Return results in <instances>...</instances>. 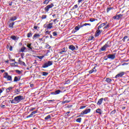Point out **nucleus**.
Listing matches in <instances>:
<instances>
[{
    "label": "nucleus",
    "instance_id": "7",
    "mask_svg": "<svg viewBox=\"0 0 129 129\" xmlns=\"http://www.w3.org/2000/svg\"><path fill=\"white\" fill-rule=\"evenodd\" d=\"M115 53L113 54H108L107 55V58L108 59H111V60H114V59H115Z\"/></svg>",
    "mask_w": 129,
    "mask_h": 129
},
{
    "label": "nucleus",
    "instance_id": "29",
    "mask_svg": "<svg viewBox=\"0 0 129 129\" xmlns=\"http://www.w3.org/2000/svg\"><path fill=\"white\" fill-rule=\"evenodd\" d=\"M26 48L25 46L22 47L20 49V52L24 53L25 52V50H26Z\"/></svg>",
    "mask_w": 129,
    "mask_h": 129
},
{
    "label": "nucleus",
    "instance_id": "47",
    "mask_svg": "<svg viewBox=\"0 0 129 129\" xmlns=\"http://www.w3.org/2000/svg\"><path fill=\"white\" fill-rule=\"evenodd\" d=\"M78 8V5H75L73 8H72V10H76V9H77Z\"/></svg>",
    "mask_w": 129,
    "mask_h": 129
},
{
    "label": "nucleus",
    "instance_id": "1",
    "mask_svg": "<svg viewBox=\"0 0 129 129\" xmlns=\"http://www.w3.org/2000/svg\"><path fill=\"white\" fill-rule=\"evenodd\" d=\"M53 65V61H48L47 62L44 63L41 68H48V67Z\"/></svg>",
    "mask_w": 129,
    "mask_h": 129
},
{
    "label": "nucleus",
    "instance_id": "10",
    "mask_svg": "<svg viewBox=\"0 0 129 129\" xmlns=\"http://www.w3.org/2000/svg\"><path fill=\"white\" fill-rule=\"evenodd\" d=\"M102 31L100 30V29H98L96 33H95V37H98L99 35H100V33H101Z\"/></svg>",
    "mask_w": 129,
    "mask_h": 129
},
{
    "label": "nucleus",
    "instance_id": "37",
    "mask_svg": "<svg viewBox=\"0 0 129 129\" xmlns=\"http://www.w3.org/2000/svg\"><path fill=\"white\" fill-rule=\"evenodd\" d=\"M78 26H79V27L80 28V29H81V28L84 27V24H82V23H80V25H78Z\"/></svg>",
    "mask_w": 129,
    "mask_h": 129
},
{
    "label": "nucleus",
    "instance_id": "32",
    "mask_svg": "<svg viewBox=\"0 0 129 129\" xmlns=\"http://www.w3.org/2000/svg\"><path fill=\"white\" fill-rule=\"evenodd\" d=\"M111 10H113V7L108 8L107 9V13H109V12H110V11H111Z\"/></svg>",
    "mask_w": 129,
    "mask_h": 129
},
{
    "label": "nucleus",
    "instance_id": "42",
    "mask_svg": "<svg viewBox=\"0 0 129 129\" xmlns=\"http://www.w3.org/2000/svg\"><path fill=\"white\" fill-rule=\"evenodd\" d=\"M54 92L55 93V95H56V94H59V93H60V92H62V91H61V90H58L55 91Z\"/></svg>",
    "mask_w": 129,
    "mask_h": 129
},
{
    "label": "nucleus",
    "instance_id": "30",
    "mask_svg": "<svg viewBox=\"0 0 129 129\" xmlns=\"http://www.w3.org/2000/svg\"><path fill=\"white\" fill-rule=\"evenodd\" d=\"M106 82H107V83H110V82H111L112 80L111 79H109L108 78H107L106 79V80H105Z\"/></svg>",
    "mask_w": 129,
    "mask_h": 129
},
{
    "label": "nucleus",
    "instance_id": "61",
    "mask_svg": "<svg viewBox=\"0 0 129 129\" xmlns=\"http://www.w3.org/2000/svg\"><path fill=\"white\" fill-rule=\"evenodd\" d=\"M85 0H78V4H80V3H82V2H84Z\"/></svg>",
    "mask_w": 129,
    "mask_h": 129
},
{
    "label": "nucleus",
    "instance_id": "28",
    "mask_svg": "<svg viewBox=\"0 0 129 129\" xmlns=\"http://www.w3.org/2000/svg\"><path fill=\"white\" fill-rule=\"evenodd\" d=\"M33 36V33H32V32H30L27 34V38H31Z\"/></svg>",
    "mask_w": 129,
    "mask_h": 129
},
{
    "label": "nucleus",
    "instance_id": "62",
    "mask_svg": "<svg viewBox=\"0 0 129 129\" xmlns=\"http://www.w3.org/2000/svg\"><path fill=\"white\" fill-rule=\"evenodd\" d=\"M9 50H10L11 51H13V47L12 46H10Z\"/></svg>",
    "mask_w": 129,
    "mask_h": 129
},
{
    "label": "nucleus",
    "instance_id": "11",
    "mask_svg": "<svg viewBox=\"0 0 129 129\" xmlns=\"http://www.w3.org/2000/svg\"><path fill=\"white\" fill-rule=\"evenodd\" d=\"M106 24H107V22L106 21L104 23L101 24L98 27V30H100V29H101V28H103L104 26H106Z\"/></svg>",
    "mask_w": 129,
    "mask_h": 129
},
{
    "label": "nucleus",
    "instance_id": "49",
    "mask_svg": "<svg viewBox=\"0 0 129 129\" xmlns=\"http://www.w3.org/2000/svg\"><path fill=\"white\" fill-rule=\"evenodd\" d=\"M15 71L16 73H18V74H21V73H22V72L19 70H16Z\"/></svg>",
    "mask_w": 129,
    "mask_h": 129
},
{
    "label": "nucleus",
    "instance_id": "36",
    "mask_svg": "<svg viewBox=\"0 0 129 129\" xmlns=\"http://www.w3.org/2000/svg\"><path fill=\"white\" fill-rule=\"evenodd\" d=\"M115 112H116V110H115V109H114V110L110 112V115H113V114H115Z\"/></svg>",
    "mask_w": 129,
    "mask_h": 129
},
{
    "label": "nucleus",
    "instance_id": "45",
    "mask_svg": "<svg viewBox=\"0 0 129 129\" xmlns=\"http://www.w3.org/2000/svg\"><path fill=\"white\" fill-rule=\"evenodd\" d=\"M43 28L48 30V24L45 23V24H44Z\"/></svg>",
    "mask_w": 129,
    "mask_h": 129
},
{
    "label": "nucleus",
    "instance_id": "4",
    "mask_svg": "<svg viewBox=\"0 0 129 129\" xmlns=\"http://www.w3.org/2000/svg\"><path fill=\"white\" fill-rule=\"evenodd\" d=\"M90 111H91V109H86L85 110H83L82 112H81L80 115L79 116H82V115H84V114H87V113H89Z\"/></svg>",
    "mask_w": 129,
    "mask_h": 129
},
{
    "label": "nucleus",
    "instance_id": "25",
    "mask_svg": "<svg viewBox=\"0 0 129 129\" xmlns=\"http://www.w3.org/2000/svg\"><path fill=\"white\" fill-rule=\"evenodd\" d=\"M48 29L53 28V23L47 24Z\"/></svg>",
    "mask_w": 129,
    "mask_h": 129
},
{
    "label": "nucleus",
    "instance_id": "59",
    "mask_svg": "<svg viewBox=\"0 0 129 129\" xmlns=\"http://www.w3.org/2000/svg\"><path fill=\"white\" fill-rule=\"evenodd\" d=\"M10 102H11V103H16V101H15V99L13 100H10Z\"/></svg>",
    "mask_w": 129,
    "mask_h": 129
},
{
    "label": "nucleus",
    "instance_id": "34",
    "mask_svg": "<svg viewBox=\"0 0 129 129\" xmlns=\"http://www.w3.org/2000/svg\"><path fill=\"white\" fill-rule=\"evenodd\" d=\"M117 16H118V21L120 19H121V18H122V17H123V15H122V14H119V15H117Z\"/></svg>",
    "mask_w": 129,
    "mask_h": 129
},
{
    "label": "nucleus",
    "instance_id": "51",
    "mask_svg": "<svg viewBox=\"0 0 129 129\" xmlns=\"http://www.w3.org/2000/svg\"><path fill=\"white\" fill-rule=\"evenodd\" d=\"M109 28V24H107L106 26H104V29H108Z\"/></svg>",
    "mask_w": 129,
    "mask_h": 129
},
{
    "label": "nucleus",
    "instance_id": "44",
    "mask_svg": "<svg viewBox=\"0 0 129 129\" xmlns=\"http://www.w3.org/2000/svg\"><path fill=\"white\" fill-rule=\"evenodd\" d=\"M37 58H38V59H40V60H42V59H43V58H44V55H42V56H36Z\"/></svg>",
    "mask_w": 129,
    "mask_h": 129
},
{
    "label": "nucleus",
    "instance_id": "20",
    "mask_svg": "<svg viewBox=\"0 0 129 129\" xmlns=\"http://www.w3.org/2000/svg\"><path fill=\"white\" fill-rule=\"evenodd\" d=\"M69 49H70V50H71L72 51H74V50L76 49V48L75 47V46H74V45H71L69 46Z\"/></svg>",
    "mask_w": 129,
    "mask_h": 129
},
{
    "label": "nucleus",
    "instance_id": "40",
    "mask_svg": "<svg viewBox=\"0 0 129 129\" xmlns=\"http://www.w3.org/2000/svg\"><path fill=\"white\" fill-rule=\"evenodd\" d=\"M49 74L48 73L45 72H42V76H47Z\"/></svg>",
    "mask_w": 129,
    "mask_h": 129
},
{
    "label": "nucleus",
    "instance_id": "56",
    "mask_svg": "<svg viewBox=\"0 0 129 129\" xmlns=\"http://www.w3.org/2000/svg\"><path fill=\"white\" fill-rule=\"evenodd\" d=\"M73 106V105H69L67 106V108H71V107H72Z\"/></svg>",
    "mask_w": 129,
    "mask_h": 129
},
{
    "label": "nucleus",
    "instance_id": "26",
    "mask_svg": "<svg viewBox=\"0 0 129 129\" xmlns=\"http://www.w3.org/2000/svg\"><path fill=\"white\" fill-rule=\"evenodd\" d=\"M17 19H18V18H17L16 16H13L10 18V21L14 22V21H16Z\"/></svg>",
    "mask_w": 129,
    "mask_h": 129
},
{
    "label": "nucleus",
    "instance_id": "50",
    "mask_svg": "<svg viewBox=\"0 0 129 129\" xmlns=\"http://www.w3.org/2000/svg\"><path fill=\"white\" fill-rule=\"evenodd\" d=\"M45 48L46 49H50V48H51V46L49 44H46L45 46Z\"/></svg>",
    "mask_w": 129,
    "mask_h": 129
},
{
    "label": "nucleus",
    "instance_id": "35",
    "mask_svg": "<svg viewBox=\"0 0 129 129\" xmlns=\"http://www.w3.org/2000/svg\"><path fill=\"white\" fill-rule=\"evenodd\" d=\"M50 118H51V115H48L44 118V119H45L46 120H48V119H50Z\"/></svg>",
    "mask_w": 129,
    "mask_h": 129
},
{
    "label": "nucleus",
    "instance_id": "33",
    "mask_svg": "<svg viewBox=\"0 0 129 129\" xmlns=\"http://www.w3.org/2000/svg\"><path fill=\"white\" fill-rule=\"evenodd\" d=\"M41 20H45V19H47V15H42L41 17Z\"/></svg>",
    "mask_w": 129,
    "mask_h": 129
},
{
    "label": "nucleus",
    "instance_id": "18",
    "mask_svg": "<svg viewBox=\"0 0 129 129\" xmlns=\"http://www.w3.org/2000/svg\"><path fill=\"white\" fill-rule=\"evenodd\" d=\"M40 34H35L33 36V40H37L38 38H40Z\"/></svg>",
    "mask_w": 129,
    "mask_h": 129
},
{
    "label": "nucleus",
    "instance_id": "54",
    "mask_svg": "<svg viewBox=\"0 0 129 129\" xmlns=\"http://www.w3.org/2000/svg\"><path fill=\"white\" fill-rule=\"evenodd\" d=\"M87 6H88V4L85 3V4H83V7L84 8H87Z\"/></svg>",
    "mask_w": 129,
    "mask_h": 129
},
{
    "label": "nucleus",
    "instance_id": "64",
    "mask_svg": "<svg viewBox=\"0 0 129 129\" xmlns=\"http://www.w3.org/2000/svg\"><path fill=\"white\" fill-rule=\"evenodd\" d=\"M52 17H53V18H56V14H53Z\"/></svg>",
    "mask_w": 129,
    "mask_h": 129
},
{
    "label": "nucleus",
    "instance_id": "52",
    "mask_svg": "<svg viewBox=\"0 0 129 129\" xmlns=\"http://www.w3.org/2000/svg\"><path fill=\"white\" fill-rule=\"evenodd\" d=\"M84 26H91V24H90V23H85V24H84Z\"/></svg>",
    "mask_w": 129,
    "mask_h": 129
},
{
    "label": "nucleus",
    "instance_id": "43",
    "mask_svg": "<svg viewBox=\"0 0 129 129\" xmlns=\"http://www.w3.org/2000/svg\"><path fill=\"white\" fill-rule=\"evenodd\" d=\"M95 21H97V19H95L94 18H91L90 19V22H95Z\"/></svg>",
    "mask_w": 129,
    "mask_h": 129
},
{
    "label": "nucleus",
    "instance_id": "39",
    "mask_svg": "<svg viewBox=\"0 0 129 129\" xmlns=\"http://www.w3.org/2000/svg\"><path fill=\"white\" fill-rule=\"evenodd\" d=\"M118 17L117 15H116L115 16H113L112 17V19H113L114 20H117L118 21Z\"/></svg>",
    "mask_w": 129,
    "mask_h": 129
},
{
    "label": "nucleus",
    "instance_id": "13",
    "mask_svg": "<svg viewBox=\"0 0 129 129\" xmlns=\"http://www.w3.org/2000/svg\"><path fill=\"white\" fill-rule=\"evenodd\" d=\"M103 101V98H101L98 100L97 103V104L99 106H100L102 104Z\"/></svg>",
    "mask_w": 129,
    "mask_h": 129
},
{
    "label": "nucleus",
    "instance_id": "55",
    "mask_svg": "<svg viewBox=\"0 0 129 129\" xmlns=\"http://www.w3.org/2000/svg\"><path fill=\"white\" fill-rule=\"evenodd\" d=\"M53 36H57V32L54 31L52 33Z\"/></svg>",
    "mask_w": 129,
    "mask_h": 129
},
{
    "label": "nucleus",
    "instance_id": "38",
    "mask_svg": "<svg viewBox=\"0 0 129 129\" xmlns=\"http://www.w3.org/2000/svg\"><path fill=\"white\" fill-rule=\"evenodd\" d=\"M82 119V118H77V119L76 120V121L77 122H79V123H80V122H81Z\"/></svg>",
    "mask_w": 129,
    "mask_h": 129
},
{
    "label": "nucleus",
    "instance_id": "41",
    "mask_svg": "<svg viewBox=\"0 0 129 129\" xmlns=\"http://www.w3.org/2000/svg\"><path fill=\"white\" fill-rule=\"evenodd\" d=\"M4 102L5 101H3V102L1 104V107H2V108H5V107H6V105L3 104V103H4Z\"/></svg>",
    "mask_w": 129,
    "mask_h": 129
},
{
    "label": "nucleus",
    "instance_id": "23",
    "mask_svg": "<svg viewBox=\"0 0 129 129\" xmlns=\"http://www.w3.org/2000/svg\"><path fill=\"white\" fill-rule=\"evenodd\" d=\"M13 87H9L8 88L6 89V93H9L11 90H13Z\"/></svg>",
    "mask_w": 129,
    "mask_h": 129
},
{
    "label": "nucleus",
    "instance_id": "31",
    "mask_svg": "<svg viewBox=\"0 0 129 129\" xmlns=\"http://www.w3.org/2000/svg\"><path fill=\"white\" fill-rule=\"evenodd\" d=\"M49 3H50V0H45L43 4V5H48Z\"/></svg>",
    "mask_w": 129,
    "mask_h": 129
},
{
    "label": "nucleus",
    "instance_id": "22",
    "mask_svg": "<svg viewBox=\"0 0 129 129\" xmlns=\"http://www.w3.org/2000/svg\"><path fill=\"white\" fill-rule=\"evenodd\" d=\"M96 113H99V114H102V111H101V109H97L96 110Z\"/></svg>",
    "mask_w": 129,
    "mask_h": 129
},
{
    "label": "nucleus",
    "instance_id": "15",
    "mask_svg": "<svg viewBox=\"0 0 129 129\" xmlns=\"http://www.w3.org/2000/svg\"><path fill=\"white\" fill-rule=\"evenodd\" d=\"M88 41L89 42L90 41H95V38H94V36H93V35H91L90 37H89Z\"/></svg>",
    "mask_w": 129,
    "mask_h": 129
},
{
    "label": "nucleus",
    "instance_id": "16",
    "mask_svg": "<svg viewBox=\"0 0 129 129\" xmlns=\"http://www.w3.org/2000/svg\"><path fill=\"white\" fill-rule=\"evenodd\" d=\"M96 67H94V68L91 71H89V74H92V73H96Z\"/></svg>",
    "mask_w": 129,
    "mask_h": 129
},
{
    "label": "nucleus",
    "instance_id": "6",
    "mask_svg": "<svg viewBox=\"0 0 129 129\" xmlns=\"http://www.w3.org/2000/svg\"><path fill=\"white\" fill-rule=\"evenodd\" d=\"M4 77L7 79L8 81H12L13 80L12 76L9 75V74L8 73H5V76Z\"/></svg>",
    "mask_w": 129,
    "mask_h": 129
},
{
    "label": "nucleus",
    "instance_id": "53",
    "mask_svg": "<svg viewBox=\"0 0 129 129\" xmlns=\"http://www.w3.org/2000/svg\"><path fill=\"white\" fill-rule=\"evenodd\" d=\"M56 22H57V23H58V22H59V20H58V19H55L53 20V23L54 24H56Z\"/></svg>",
    "mask_w": 129,
    "mask_h": 129
},
{
    "label": "nucleus",
    "instance_id": "21",
    "mask_svg": "<svg viewBox=\"0 0 129 129\" xmlns=\"http://www.w3.org/2000/svg\"><path fill=\"white\" fill-rule=\"evenodd\" d=\"M15 25V22H12L9 23V27L11 29H14V25Z\"/></svg>",
    "mask_w": 129,
    "mask_h": 129
},
{
    "label": "nucleus",
    "instance_id": "12",
    "mask_svg": "<svg viewBox=\"0 0 129 129\" xmlns=\"http://www.w3.org/2000/svg\"><path fill=\"white\" fill-rule=\"evenodd\" d=\"M80 29V28L79 26L78 25L77 26H76V27H75V30H73L72 32V33L73 34H75V33H76V32H77L78 31H79V29Z\"/></svg>",
    "mask_w": 129,
    "mask_h": 129
},
{
    "label": "nucleus",
    "instance_id": "9",
    "mask_svg": "<svg viewBox=\"0 0 129 129\" xmlns=\"http://www.w3.org/2000/svg\"><path fill=\"white\" fill-rule=\"evenodd\" d=\"M124 75V72H122L118 74L117 75L115 76V78H118L119 77H122Z\"/></svg>",
    "mask_w": 129,
    "mask_h": 129
},
{
    "label": "nucleus",
    "instance_id": "8",
    "mask_svg": "<svg viewBox=\"0 0 129 129\" xmlns=\"http://www.w3.org/2000/svg\"><path fill=\"white\" fill-rule=\"evenodd\" d=\"M37 112H38V110H36L33 112H32L30 115L26 116V118H30V117H33V115H34V114H36V113H37Z\"/></svg>",
    "mask_w": 129,
    "mask_h": 129
},
{
    "label": "nucleus",
    "instance_id": "63",
    "mask_svg": "<svg viewBox=\"0 0 129 129\" xmlns=\"http://www.w3.org/2000/svg\"><path fill=\"white\" fill-rule=\"evenodd\" d=\"M10 44H8L6 47L7 49H10Z\"/></svg>",
    "mask_w": 129,
    "mask_h": 129
},
{
    "label": "nucleus",
    "instance_id": "24",
    "mask_svg": "<svg viewBox=\"0 0 129 129\" xmlns=\"http://www.w3.org/2000/svg\"><path fill=\"white\" fill-rule=\"evenodd\" d=\"M11 39H12V40H14V41H17V40H18L19 37H18V38H17L16 36L13 35V36H11Z\"/></svg>",
    "mask_w": 129,
    "mask_h": 129
},
{
    "label": "nucleus",
    "instance_id": "14",
    "mask_svg": "<svg viewBox=\"0 0 129 129\" xmlns=\"http://www.w3.org/2000/svg\"><path fill=\"white\" fill-rule=\"evenodd\" d=\"M18 62H19V63L20 64V65H23V66H25V67L27 66L26 65V63H25V62L21 60V58H19V59L18 60Z\"/></svg>",
    "mask_w": 129,
    "mask_h": 129
},
{
    "label": "nucleus",
    "instance_id": "57",
    "mask_svg": "<svg viewBox=\"0 0 129 129\" xmlns=\"http://www.w3.org/2000/svg\"><path fill=\"white\" fill-rule=\"evenodd\" d=\"M86 107V106H81L80 107V109H83V108H85Z\"/></svg>",
    "mask_w": 129,
    "mask_h": 129
},
{
    "label": "nucleus",
    "instance_id": "58",
    "mask_svg": "<svg viewBox=\"0 0 129 129\" xmlns=\"http://www.w3.org/2000/svg\"><path fill=\"white\" fill-rule=\"evenodd\" d=\"M35 109H36V108L33 107V108H31L29 109L30 111H33V110H35Z\"/></svg>",
    "mask_w": 129,
    "mask_h": 129
},
{
    "label": "nucleus",
    "instance_id": "5",
    "mask_svg": "<svg viewBox=\"0 0 129 129\" xmlns=\"http://www.w3.org/2000/svg\"><path fill=\"white\" fill-rule=\"evenodd\" d=\"M54 4H51L49 5H47L45 8H44V11L46 12V13H48L49 11L50 10V9H52V8H53Z\"/></svg>",
    "mask_w": 129,
    "mask_h": 129
},
{
    "label": "nucleus",
    "instance_id": "3",
    "mask_svg": "<svg viewBox=\"0 0 129 129\" xmlns=\"http://www.w3.org/2000/svg\"><path fill=\"white\" fill-rule=\"evenodd\" d=\"M24 96H17L14 98L15 102H20L22 100H24Z\"/></svg>",
    "mask_w": 129,
    "mask_h": 129
},
{
    "label": "nucleus",
    "instance_id": "48",
    "mask_svg": "<svg viewBox=\"0 0 129 129\" xmlns=\"http://www.w3.org/2000/svg\"><path fill=\"white\" fill-rule=\"evenodd\" d=\"M128 38V37L127 36H125L123 37V38L122 39V41H123V42H125V39H127Z\"/></svg>",
    "mask_w": 129,
    "mask_h": 129
},
{
    "label": "nucleus",
    "instance_id": "17",
    "mask_svg": "<svg viewBox=\"0 0 129 129\" xmlns=\"http://www.w3.org/2000/svg\"><path fill=\"white\" fill-rule=\"evenodd\" d=\"M21 80V77H14V82H18V81H20Z\"/></svg>",
    "mask_w": 129,
    "mask_h": 129
},
{
    "label": "nucleus",
    "instance_id": "46",
    "mask_svg": "<svg viewBox=\"0 0 129 129\" xmlns=\"http://www.w3.org/2000/svg\"><path fill=\"white\" fill-rule=\"evenodd\" d=\"M70 102V101L66 100L62 102V104H65V103H69Z\"/></svg>",
    "mask_w": 129,
    "mask_h": 129
},
{
    "label": "nucleus",
    "instance_id": "60",
    "mask_svg": "<svg viewBox=\"0 0 129 129\" xmlns=\"http://www.w3.org/2000/svg\"><path fill=\"white\" fill-rule=\"evenodd\" d=\"M47 101H49V102H54L55 100H47Z\"/></svg>",
    "mask_w": 129,
    "mask_h": 129
},
{
    "label": "nucleus",
    "instance_id": "19",
    "mask_svg": "<svg viewBox=\"0 0 129 129\" xmlns=\"http://www.w3.org/2000/svg\"><path fill=\"white\" fill-rule=\"evenodd\" d=\"M65 52H66V47H63L62 49L59 50V54H63V53H65Z\"/></svg>",
    "mask_w": 129,
    "mask_h": 129
},
{
    "label": "nucleus",
    "instance_id": "2",
    "mask_svg": "<svg viewBox=\"0 0 129 129\" xmlns=\"http://www.w3.org/2000/svg\"><path fill=\"white\" fill-rule=\"evenodd\" d=\"M106 48H110V45L108 44V42H107L105 45L100 49L99 51H106Z\"/></svg>",
    "mask_w": 129,
    "mask_h": 129
},
{
    "label": "nucleus",
    "instance_id": "27",
    "mask_svg": "<svg viewBox=\"0 0 129 129\" xmlns=\"http://www.w3.org/2000/svg\"><path fill=\"white\" fill-rule=\"evenodd\" d=\"M27 47H28V48L29 49V50H30V51H32V50L33 49L32 48V43L27 44Z\"/></svg>",
    "mask_w": 129,
    "mask_h": 129
}]
</instances>
